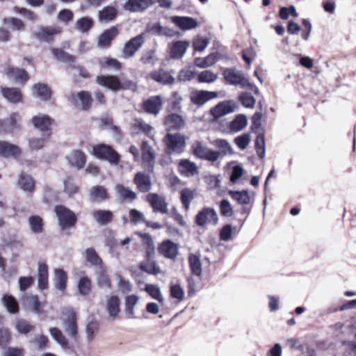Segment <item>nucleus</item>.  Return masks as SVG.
Returning a JSON list of instances; mask_svg holds the SVG:
<instances>
[{"instance_id":"nucleus-24","label":"nucleus","mask_w":356,"mask_h":356,"mask_svg":"<svg viewBox=\"0 0 356 356\" xmlns=\"http://www.w3.org/2000/svg\"><path fill=\"white\" fill-rule=\"evenodd\" d=\"M172 22L184 31L193 29L198 26L197 21L190 17L175 16L172 17Z\"/></svg>"},{"instance_id":"nucleus-60","label":"nucleus","mask_w":356,"mask_h":356,"mask_svg":"<svg viewBox=\"0 0 356 356\" xmlns=\"http://www.w3.org/2000/svg\"><path fill=\"white\" fill-rule=\"evenodd\" d=\"M64 192L71 196L78 192L79 188L72 178L67 177L63 181Z\"/></svg>"},{"instance_id":"nucleus-43","label":"nucleus","mask_w":356,"mask_h":356,"mask_svg":"<svg viewBox=\"0 0 356 356\" xmlns=\"http://www.w3.org/2000/svg\"><path fill=\"white\" fill-rule=\"evenodd\" d=\"M138 302V297L135 295L129 296L125 299V312L129 318H135L134 307Z\"/></svg>"},{"instance_id":"nucleus-10","label":"nucleus","mask_w":356,"mask_h":356,"mask_svg":"<svg viewBox=\"0 0 356 356\" xmlns=\"http://www.w3.org/2000/svg\"><path fill=\"white\" fill-rule=\"evenodd\" d=\"M22 304L26 309L38 315L42 314L44 312L45 304L40 302L36 296L28 295L24 296Z\"/></svg>"},{"instance_id":"nucleus-40","label":"nucleus","mask_w":356,"mask_h":356,"mask_svg":"<svg viewBox=\"0 0 356 356\" xmlns=\"http://www.w3.org/2000/svg\"><path fill=\"white\" fill-rule=\"evenodd\" d=\"M134 182L142 192H146L150 189L151 181L149 177L143 173L139 172L136 175Z\"/></svg>"},{"instance_id":"nucleus-45","label":"nucleus","mask_w":356,"mask_h":356,"mask_svg":"<svg viewBox=\"0 0 356 356\" xmlns=\"http://www.w3.org/2000/svg\"><path fill=\"white\" fill-rule=\"evenodd\" d=\"M117 15V10L112 6H106L99 12V20L107 22L113 20Z\"/></svg>"},{"instance_id":"nucleus-12","label":"nucleus","mask_w":356,"mask_h":356,"mask_svg":"<svg viewBox=\"0 0 356 356\" xmlns=\"http://www.w3.org/2000/svg\"><path fill=\"white\" fill-rule=\"evenodd\" d=\"M70 101L76 107L88 110L91 106L92 98L88 92L80 91L76 94H72Z\"/></svg>"},{"instance_id":"nucleus-41","label":"nucleus","mask_w":356,"mask_h":356,"mask_svg":"<svg viewBox=\"0 0 356 356\" xmlns=\"http://www.w3.org/2000/svg\"><path fill=\"white\" fill-rule=\"evenodd\" d=\"M188 262L192 274L198 277L201 276L202 270L200 256L191 254L188 257Z\"/></svg>"},{"instance_id":"nucleus-21","label":"nucleus","mask_w":356,"mask_h":356,"mask_svg":"<svg viewBox=\"0 0 356 356\" xmlns=\"http://www.w3.org/2000/svg\"><path fill=\"white\" fill-rule=\"evenodd\" d=\"M106 309L109 318L115 320L120 312V299L117 296H108L106 301Z\"/></svg>"},{"instance_id":"nucleus-15","label":"nucleus","mask_w":356,"mask_h":356,"mask_svg":"<svg viewBox=\"0 0 356 356\" xmlns=\"http://www.w3.org/2000/svg\"><path fill=\"white\" fill-rule=\"evenodd\" d=\"M152 4V0H129L124 3V8L131 13H140L145 10Z\"/></svg>"},{"instance_id":"nucleus-58","label":"nucleus","mask_w":356,"mask_h":356,"mask_svg":"<svg viewBox=\"0 0 356 356\" xmlns=\"http://www.w3.org/2000/svg\"><path fill=\"white\" fill-rule=\"evenodd\" d=\"M92 26V20L88 17H82L76 22V29L81 32L88 31Z\"/></svg>"},{"instance_id":"nucleus-35","label":"nucleus","mask_w":356,"mask_h":356,"mask_svg":"<svg viewBox=\"0 0 356 356\" xmlns=\"http://www.w3.org/2000/svg\"><path fill=\"white\" fill-rule=\"evenodd\" d=\"M248 124L247 118L243 115H238L230 122L229 129L232 133H236L243 130Z\"/></svg>"},{"instance_id":"nucleus-61","label":"nucleus","mask_w":356,"mask_h":356,"mask_svg":"<svg viewBox=\"0 0 356 356\" xmlns=\"http://www.w3.org/2000/svg\"><path fill=\"white\" fill-rule=\"evenodd\" d=\"M78 289L81 295H88L90 292L91 290V283L90 280L86 277H83L80 278L78 283Z\"/></svg>"},{"instance_id":"nucleus-26","label":"nucleus","mask_w":356,"mask_h":356,"mask_svg":"<svg viewBox=\"0 0 356 356\" xmlns=\"http://www.w3.org/2000/svg\"><path fill=\"white\" fill-rule=\"evenodd\" d=\"M160 253L165 257L175 259L178 254V246L170 240L164 241L159 248Z\"/></svg>"},{"instance_id":"nucleus-1","label":"nucleus","mask_w":356,"mask_h":356,"mask_svg":"<svg viewBox=\"0 0 356 356\" xmlns=\"http://www.w3.org/2000/svg\"><path fill=\"white\" fill-rule=\"evenodd\" d=\"M145 245H147L146 261L140 264V268L143 271L154 275L156 274V264L154 258V248L153 240L148 234L138 233Z\"/></svg>"},{"instance_id":"nucleus-20","label":"nucleus","mask_w":356,"mask_h":356,"mask_svg":"<svg viewBox=\"0 0 356 356\" xmlns=\"http://www.w3.org/2000/svg\"><path fill=\"white\" fill-rule=\"evenodd\" d=\"M190 46L188 41H177L170 46V56L175 59H180L185 54L187 49Z\"/></svg>"},{"instance_id":"nucleus-53","label":"nucleus","mask_w":356,"mask_h":356,"mask_svg":"<svg viewBox=\"0 0 356 356\" xmlns=\"http://www.w3.org/2000/svg\"><path fill=\"white\" fill-rule=\"evenodd\" d=\"M15 328L18 332L26 334L31 332L33 330L34 326L24 319H19L16 321Z\"/></svg>"},{"instance_id":"nucleus-3","label":"nucleus","mask_w":356,"mask_h":356,"mask_svg":"<svg viewBox=\"0 0 356 356\" xmlns=\"http://www.w3.org/2000/svg\"><path fill=\"white\" fill-rule=\"evenodd\" d=\"M76 314L73 309L65 308L63 312V325L65 333L72 338H76L78 334Z\"/></svg>"},{"instance_id":"nucleus-44","label":"nucleus","mask_w":356,"mask_h":356,"mask_svg":"<svg viewBox=\"0 0 356 356\" xmlns=\"http://www.w3.org/2000/svg\"><path fill=\"white\" fill-rule=\"evenodd\" d=\"M218 78V74L210 70L202 71L197 74V81L200 83H211Z\"/></svg>"},{"instance_id":"nucleus-47","label":"nucleus","mask_w":356,"mask_h":356,"mask_svg":"<svg viewBox=\"0 0 356 356\" xmlns=\"http://www.w3.org/2000/svg\"><path fill=\"white\" fill-rule=\"evenodd\" d=\"M19 187L26 191H31L35 186L33 179L29 175H21L18 181Z\"/></svg>"},{"instance_id":"nucleus-59","label":"nucleus","mask_w":356,"mask_h":356,"mask_svg":"<svg viewBox=\"0 0 356 356\" xmlns=\"http://www.w3.org/2000/svg\"><path fill=\"white\" fill-rule=\"evenodd\" d=\"M52 54L55 58L65 63H71L74 61V58L72 56L69 55L64 51L60 49H52Z\"/></svg>"},{"instance_id":"nucleus-31","label":"nucleus","mask_w":356,"mask_h":356,"mask_svg":"<svg viewBox=\"0 0 356 356\" xmlns=\"http://www.w3.org/2000/svg\"><path fill=\"white\" fill-rule=\"evenodd\" d=\"M55 288L59 291H63L66 288L67 275L66 272L61 268L54 270V277L53 279Z\"/></svg>"},{"instance_id":"nucleus-36","label":"nucleus","mask_w":356,"mask_h":356,"mask_svg":"<svg viewBox=\"0 0 356 356\" xmlns=\"http://www.w3.org/2000/svg\"><path fill=\"white\" fill-rule=\"evenodd\" d=\"M230 197L240 204H248L251 201V197L248 191H229Z\"/></svg>"},{"instance_id":"nucleus-13","label":"nucleus","mask_w":356,"mask_h":356,"mask_svg":"<svg viewBox=\"0 0 356 356\" xmlns=\"http://www.w3.org/2000/svg\"><path fill=\"white\" fill-rule=\"evenodd\" d=\"M144 33L138 35L127 42L123 48V55L125 58L133 56L144 43Z\"/></svg>"},{"instance_id":"nucleus-42","label":"nucleus","mask_w":356,"mask_h":356,"mask_svg":"<svg viewBox=\"0 0 356 356\" xmlns=\"http://www.w3.org/2000/svg\"><path fill=\"white\" fill-rule=\"evenodd\" d=\"M195 191L190 188H185L180 191L181 201L186 211L190 208L191 203L195 197Z\"/></svg>"},{"instance_id":"nucleus-32","label":"nucleus","mask_w":356,"mask_h":356,"mask_svg":"<svg viewBox=\"0 0 356 356\" xmlns=\"http://www.w3.org/2000/svg\"><path fill=\"white\" fill-rule=\"evenodd\" d=\"M219 59L220 56L218 53H212L204 58H196L194 63L200 68H207L214 65Z\"/></svg>"},{"instance_id":"nucleus-54","label":"nucleus","mask_w":356,"mask_h":356,"mask_svg":"<svg viewBox=\"0 0 356 356\" xmlns=\"http://www.w3.org/2000/svg\"><path fill=\"white\" fill-rule=\"evenodd\" d=\"M30 228L31 231L35 234L42 232V220L40 216H31L29 220Z\"/></svg>"},{"instance_id":"nucleus-30","label":"nucleus","mask_w":356,"mask_h":356,"mask_svg":"<svg viewBox=\"0 0 356 356\" xmlns=\"http://www.w3.org/2000/svg\"><path fill=\"white\" fill-rule=\"evenodd\" d=\"M22 118L18 112H14L5 120V127L8 132L14 133L20 129Z\"/></svg>"},{"instance_id":"nucleus-22","label":"nucleus","mask_w":356,"mask_h":356,"mask_svg":"<svg viewBox=\"0 0 356 356\" xmlns=\"http://www.w3.org/2000/svg\"><path fill=\"white\" fill-rule=\"evenodd\" d=\"M118 34V30L116 27H111L104 31L98 38V47L102 49H106L110 47L111 41Z\"/></svg>"},{"instance_id":"nucleus-2","label":"nucleus","mask_w":356,"mask_h":356,"mask_svg":"<svg viewBox=\"0 0 356 356\" xmlns=\"http://www.w3.org/2000/svg\"><path fill=\"white\" fill-rule=\"evenodd\" d=\"M97 82L104 87L112 90H132L136 88L134 82L131 80H122L120 81L118 77L115 76H99L97 77Z\"/></svg>"},{"instance_id":"nucleus-9","label":"nucleus","mask_w":356,"mask_h":356,"mask_svg":"<svg viewBox=\"0 0 356 356\" xmlns=\"http://www.w3.org/2000/svg\"><path fill=\"white\" fill-rule=\"evenodd\" d=\"M195 222L200 227H204L207 224L216 225L218 222V214L214 209L204 207L196 215Z\"/></svg>"},{"instance_id":"nucleus-57","label":"nucleus","mask_w":356,"mask_h":356,"mask_svg":"<svg viewBox=\"0 0 356 356\" xmlns=\"http://www.w3.org/2000/svg\"><path fill=\"white\" fill-rule=\"evenodd\" d=\"M170 296L177 299L178 302L183 300L184 298V290L179 284H172L170 286Z\"/></svg>"},{"instance_id":"nucleus-34","label":"nucleus","mask_w":356,"mask_h":356,"mask_svg":"<svg viewBox=\"0 0 356 356\" xmlns=\"http://www.w3.org/2000/svg\"><path fill=\"white\" fill-rule=\"evenodd\" d=\"M115 188L118 196L122 200L132 202L136 198V193L129 188H126L121 184H118Z\"/></svg>"},{"instance_id":"nucleus-37","label":"nucleus","mask_w":356,"mask_h":356,"mask_svg":"<svg viewBox=\"0 0 356 356\" xmlns=\"http://www.w3.org/2000/svg\"><path fill=\"white\" fill-rule=\"evenodd\" d=\"M99 332V325L96 321L88 322L85 327L86 339L88 344H90L95 339Z\"/></svg>"},{"instance_id":"nucleus-16","label":"nucleus","mask_w":356,"mask_h":356,"mask_svg":"<svg viewBox=\"0 0 356 356\" xmlns=\"http://www.w3.org/2000/svg\"><path fill=\"white\" fill-rule=\"evenodd\" d=\"M235 105L232 102H222L211 109V114L217 119L234 111Z\"/></svg>"},{"instance_id":"nucleus-6","label":"nucleus","mask_w":356,"mask_h":356,"mask_svg":"<svg viewBox=\"0 0 356 356\" xmlns=\"http://www.w3.org/2000/svg\"><path fill=\"white\" fill-rule=\"evenodd\" d=\"M193 154L197 158L214 162L220 157V153L209 149L202 142L195 141L191 146Z\"/></svg>"},{"instance_id":"nucleus-46","label":"nucleus","mask_w":356,"mask_h":356,"mask_svg":"<svg viewBox=\"0 0 356 356\" xmlns=\"http://www.w3.org/2000/svg\"><path fill=\"white\" fill-rule=\"evenodd\" d=\"M90 197L92 201H101L107 198L106 190L100 186H94L91 188Z\"/></svg>"},{"instance_id":"nucleus-38","label":"nucleus","mask_w":356,"mask_h":356,"mask_svg":"<svg viewBox=\"0 0 356 356\" xmlns=\"http://www.w3.org/2000/svg\"><path fill=\"white\" fill-rule=\"evenodd\" d=\"M92 217L100 225L109 223L113 218V213L110 211L97 210L92 212Z\"/></svg>"},{"instance_id":"nucleus-52","label":"nucleus","mask_w":356,"mask_h":356,"mask_svg":"<svg viewBox=\"0 0 356 356\" xmlns=\"http://www.w3.org/2000/svg\"><path fill=\"white\" fill-rule=\"evenodd\" d=\"M209 44V40L207 38L197 35L193 39V47L195 51H202Z\"/></svg>"},{"instance_id":"nucleus-62","label":"nucleus","mask_w":356,"mask_h":356,"mask_svg":"<svg viewBox=\"0 0 356 356\" xmlns=\"http://www.w3.org/2000/svg\"><path fill=\"white\" fill-rule=\"evenodd\" d=\"M255 149L257 155L259 158L262 159L265 156V139L263 135H259L255 140Z\"/></svg>"},{"instance_id":"nucleus-23","label":"nucleus","mask_w":356,"mask_h":356,"mask_svg":"<svg viewBox=\"0 0 356 356\" xmlns=\"http://www.w3.org/2000/svg\"><path fill=\"white\" fill-rule=\"evenodd\" d=\"M31 122L36 129L45 131L51 129L54 120L47 115L40 114L33 116Z\"/></svg>"},{"instance_id":"nucleus-14","label":"nucleus","mask_w":356,"mask_h":356,"mask_svg":"<svg viewBox=\"0 0 356 356\" xmlns=\"http://www.w3.org/2000/svg\"><path fill=\"white\" fill-rule=\"evenodd\" d=\"M178 172L184 177H191L199 173V168L195 163L185 159L179 161Z\"/></svg>"},{"instance_id":"nucleus-51","label":"nucleus","mask_w":356,"mask_h":356,"mask_svg":"<svg viewBox=\"0 0 356 356\" xmlns=\"http://www.w3.org/2000/svg\"><path fill=\"white\" fill-rule=\"evenodd\" d=\"M3 24L7 25L10 29L13 31L22 30L24 27V22L15 17H8L3 19Z\"/></svg>"},{"instance_id":"nucleus-63","label":"nucleus","mask_w":356,"mask_h":356,"mask_svg":"<svg viewBox=\"0 0 356 356\" xmlns=\"http://www.w3.org/2000/svg\"><path fill=\"white\" fill-rule=\"evenodd\" d=\"M251 141V136L249 134H243L234 139L236 145L241 149H245Z\"/></svg>"},{"instance_id":"nucleus-29","label":"nucleus","mask_w":356,"mask_h":356,"mask_svg":"<svg viewBox=\"0 0 356 356\" xmlns=\"http://www.w3.org/2000/svg\"><path fill=\"white\" fill-rule=\"evenodd\" d=\"M19 147L7 141L0 140V155L3 157H15L20 154Z\"/></svg>"},{"instance_id":"nucleus-5","label":"nucleus","mask_w":356,"mask_h":356,"mask_svg":"<svg viewBox=\"0 0 356 356\" xmlns=\"http://www.w3.org/2000/svg\"><path fill=\"white\" fill-rule=\"evenodd\" d=\"M92 154L101 159L108 161L112 164H118L119 162V155L113 148L105 144L95 145L92 149Z\"/></svg>"},{"instance_id":"nucleus-4","label":"nucleus","mask_w":356,"mask_h":356,"mask_svg":"<svg viewBox=\"0 0 356 356\" xmlns=\"http://www.w3.org/2000/svg\"><path fill=\"white\" fill-rule=\"evenodd\" d=\"M163 141L166 145L167 150L170 154H180L184 151L186 147V138L180 134H168L164 138Z\"/></svg>"},{"instance_id":"nucleus-7","label":"nucleus","mask_w":356,"mask_h":356,"mask_svg":"<svg viewBox=\"0 0 356 356\" xmlns=\"http://www.w3.org/2000/svg\"><path fill=\"white\" fill-rule=\"evenodd\" d=\"M222 74L225 81L230 85H239L243 88L251 86V83L241 71L229 68L225 70Z\"/></svg>"},{"instance_id":"nucleus-25","label":"nucleus","mask_w":356,"mask_h":356,"mask_svg":"<svg viewBox=\"0 0 356 356\" xmlns=\"http://www.w3.org/2000/svg\"><path fill=\"white\" fill-rule=\"evenodd\" d=\"M218 96L216 92L198 90L193 92L191 95V101L197 105H202L207 101L214 99Z\"/></svg>"},{"instance_id":"nucleus-17","label":"nucleus","mask_w":356,"mask_h":356,"mask_svg":"<svg viewBox=\"0 0 356 356\" xmlns=\"http://www.w3.org/2000/svg\"><path fill=\"white\" fill-rule=\"evenodd\" d=\"M1 92L10 103L16 104L22 102L23 96L19 88L1 87Z\"/></svg>"},{"instance_id":"nucleus-39","label":"nucleus","mask_w":356,"mask_h":356,"mask_svg":"<svg viewBox=\"0 0 356 356\" xmlns=\"http://www.w3.org/2000/svg\"><path fill=\"white\" fill-rule=\"evenodd\" d=\"M143 161L144 163H147L152 169L154 168V152L152 147L147 142H143L142 145Z\"/></svg>"},{"instance_id":"nucleus-50","label":"nucleus","mask_w":356,"mask_h":356,"mask_svg":"<svg viewBox=\"0 0 356 356\" xmlns=\"http://www.w3.org/2000/svg\"><path fill=\"white\" fill-rule=\"evenodd\" d=\"M3 303L10 313L15 314L18 312L19 307L17 302L13 296H4L3 298Z\"/></svg>"},{"instance_id":"nucleus-28","label":"nucleus","mask_w":356,"mask_h":356,"mask_svg":"<svg viewBox=\"0 0 356 356\" xmlns=\"http://www.w3.org/2000/svg\"><path fill=\"white\" fill-rule=\"evenodd\" d=\"M66 159L70 165L77 169L82 168L86 163V156L80 150H73L67 156Z\"/></svg>"},{"instance_id":"nucleus-64","label":"nucleus","mask_w":356,"mask_h":356,"mask_svg":"<svg viewBox=\"0 0 356 356\" xmlns=\"http://www.w3.org/2000/svg\"><path fill=\"white\" fill-rule=\"evenodd\" d=\"M86 259L88 262L95 266H99L102 264V259L99 257L93 248H88L86 250Z\"/></svg>"},{"instance_id":"nucleus-18","label":"nucleus","mask_w":356,"mask_h":356,"mask_svg":"<svg viewBox=\"0 0 356 356\" xmlns=\"http://www.w3.org/2000/svg\"><path fill=\"white\" fill-rule=\"evenodd\" d=\"M32 95L42 101H48L51 97V90L50 88L42 83L34 84L31 88Z\"/></svg>"},{"instance_id":"nucleus-8","label":"nucleus","mask_w":356,"mask_h":356,"mask_svg":"<svg viewBox=\"0 0 356 356\" xmlns=\"http://www.w3.org/2000/svg\"><path fill=\"white\" fill-rule=\"evenodd\" d=\"M55 212L58 218L60 226L63 229L74 226L76 222L74 213L63 206H56Z\"/></svg>"},{"instance_id":"nucleus-48","label":"nucleus","mask_w":356,"mask_h":356,"mask_svg":"<svg viewBox=\"0 0 356 356\" xmlns=\"http://www.w3.org/2000/svg\"><path fill=\"white\" fill-rule=\"evenodd\" d=\"M49 333L52 338L63 348L67 346V340L60 330L56 327H51L49 328Z\"/></svg>"},{"instance_id":"nucleus-11","label":"nucleus","mask_w":356,"mask_h":356,"mask_svg":"<svg viewBox=\"0 0 356 356\" xmlns=\"http://www.w3.org/2000/svg\"><path fill=\"white\" fill-rule=\"evenodd\" d=\"M4 73L9 79L17 83L25 84L29 79L27 72L19 67H8L4 70Z\"/></svg>"},{"instance_id":"nucleus-19","label":"nucleus","mask_w":356,"mask_h":356,"mask_svg":"<svg viewBox=\"0 0 356 356\" xmlns=\"http://www.w3.org/2000/svg\"><path fill=\"white\" fill-rule=\"evenodd\" d=\"M60 29L58 27H40L38 31L34 33L35 37L44 42H51L54 35L58 34Z\"/></svg>"},{"instance_id":"nucleus-27","label":"nucleus","mask_w":356,"mask_h":356,"mask_svg":"<svg viewBox=\"0 0 356 356\" xmlns=\"http://www.w3.org/2000/svg\"><path fill=\"white\" fill-rule=\"evenodd\" d=\"M164 124L168 131H173L184 127L185 122L181 115L170 114L165 118Z\"/></svg>"},{"instance_id":"nucleus-33","label":"nucleus","mask_w":356,"mask_h":356,"mask_svg":"<svg viewBox=\"0 0 356 356\" xmlns=\"http://www.w3.org/2000/svg\"><path fill=\"white\" fill-rule=\"evenodd\" d=\"M48 266L44 263H41L38 266V284L40 290H44L48 286Z\"/></svg>"},{"instance_id":"nucleus-56","label":"nucleus","mask_w":356,"mask_h":356,"mask_svg":"<svg viewBox=\"0 0 356 356\" xmlns=\"http://www.w3.org/2000/svg\"><path fill=\"white\" fill-rule=\"evenodd\" d=\"M133 128L136 134H138L140 131L147 134L152 130V127L140 119L134 120Z\"/></svg>"},{"instance_id":"nucleus-55","label":"nucleus","mask_w":356,"mask_h":356,"mask_svg":"<svg viewBox=\"0 0 356 356\" xmlns=\"http://www.w3.org/2000/svg\"><path fill=\"white\" fill-rule=\"evenodd\" d=\"M47 138L33 137L29 140V148L32 151H38L45 146Z\"/></svg>"},{"instance_id":"nucleus-49","label":"nucleus","mask_w":356,"mask_h":356,"mask_svg":"<svg viewBox=\"0 0 356 356\" xmlns=\"http://www.w3.org/2000/svg\"><path fill=\"white\" fill-rule=\"evenodd\" d=\"M99 65L102 67L114 70H118L121 67V65L118 60L108 57L102 58L99 60Z\"/></svg>"}]
</instances>
